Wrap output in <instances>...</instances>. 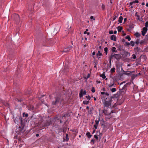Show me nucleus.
<instances>
[{
    "label": "nucleus",
    "mask_w": 148,
    "mask_h": 148,
    "mask_svg": "<svg viewBox=\"0 0 148 148\" xmlns=\"http://www.w3.org/2000/svg\"><path fill=\"white\" fill-rule=\"evenodd\" d=\"M136 16L138 17V18H137V20H139V21H142V20H141L140 18V16L139 15H138Z\"/></svg>",
    "instance_id": "55"
},
{
    "label": "nucleus",
    "mask_w": 148,
    "mask_h": 148,
    "mask_svg": "<svg viewBox=\"0 0 148 148\" xmlns=\"http://www.w3.org/2000/svg\"><path fill=\"white\" fill-rule=\"evenodd\" d=\"M17 118L19 119L21 121V126H19L18 129H16V133L18 134L16 136V138L18 139L19 141H21V137H24V134L25 130L24 128V125L22 123V121L21 119V117L20 116H18Z\"/></svg>",
    "instance_id": "1"
},
{
    "label": "nucleus",
    "mask_w": 148,
    "mask_h": 148,
    "mask_svg": "<svg viewBox=\"0 0 148 148\" xmlns=\"http://www.w3.org/2000/svg\"><path fill=\"white\" fill-rule=\"evenodd\" d=\"M23 100L22 99H17V101L18 102H21L23 101Z\"/></svg>",
    "instance_id": "51"
},
{
    "label": "nucleus",
    "mask_w": 148,
    "mask_h": 148,
    "mask_svg": "<svg viewBox=\"0 0 148 148\" xmlns=\"http://www.w3.org/2000/svg\"><path fill=\"white\" fill-rule=\"evenodd\" d=\"M101 126H103V129H105V130L106 129V126L104 125H103V124H101Z\"/></svg>",
    "instance_id": "49"
},
{
    "label": "nucleus",
    "mask_w": 148,
    "mask_h": 148,
    "mask_svg": "<svg viewBox=\"0 0 148 148\" xmlns=\"http://www.w3.org/2000/svg\"><path fill=\"white\" fill-rule=\"evenodd\" d=\"M147 28L146 27H144L143 28L142 31H141L142 35L143 36H144L145 34L147 32Z\"/></svg>",
    "instance_id": "10"
},
{
    "label": "nucleus",
    "mask_w": 148,
    "mask_h": 148,
    "mask_svg": "<svg viewBox=\"0 0 148 148\" xmlns=\"http://www.w3.org/2000/svg\"><path fill=\"white\" fill-rule=\"evenodd\" d=\"M90 74H88L87 75V77H85V79H87L88 78H89L90 76Z\"/></svg>",
    "instance_id": "57"
},
{
    "label": "nucleus",
    "mask_w": 148,
    "mask_h": 148,
    "mask_svg": "<svg viewBox=\"0 0 148 148\" xmlns=\"http://www.w3.org/2000/svg\"><path fill=\"white\" fill-rule=\"evenodd\" d=\"M148 41L146 39L142 40L140 41V44L141 45H146L147 44Z\"/></svg>",
    "instance_id": "14"
},
{
    "label": "nucleus",
    "mask_w": 148,
    "mask_h": 148,
    "mask_svg": "<svg viewBox=\"0 0 148 148\" xmlns=\"http://www.w3.org/2000/svg\"><path fill=\"white\" fill-rule=\"evenodd\" d=\"M123 17L122 16H120L119 17L118 20L119 22V23H122V21L123 20Z\"/></svg>",
    "instance_id": "25"
},
{
    "label": "nucleus",
    "mask_w": 148,
    "mask_h": 148,
    "mask_svg": "<svg viewBox=\"0 0 148 148\" xmlns=\"http://www.w3.org/2000/svg\"><path fill=\"white\" fill-rule=\"evenodd\" d=\"M86 97L88 99L90 100L91 99V97L90 96H86Z\"/></svg>",
    "instance_id": "50"
},
{
    "label": "nucleus",
    "mask_w": 148,
    "mask_h": 148,
    "mask_svg": "<svg viewBox=\"0 0 148 148\" xmlns=\"http://www.w3.org/2000/svg\"><path fill=\"white\" fill-rule=\"evenodd\" d=\"M72 113V112L68 111L67 112L65 113L64 115L62 116V118L66 117H69L70 116Z\"/></svg>",
    "instance_id": "8"
},
{
    "label": "nucleus",
    "mask_w": 148,
    "mask_h": 148,
    "mask_svg": "<svg viewBox=\"0 0 148 148\" xmlns=\"http://www.w3.org/2000/svg\"><path fill=\"white\" fill-rule=\"evenodd\" d=\"M125 39L128 40V41H130L131 39V38L129 35H127L125 37Z\"/></svg>",
    "instance_id": "33"
},
{
    "label": "nucleus",
    "mask_w": 148,
    "mask_h": 148,
    "mask_svg": "<svg viewBox=\"0 0 148 148\" xmlns=\"http://www.w3.org/2000/svg\"><path fill=\"white\" fill-rule=\"evenodd\" d=\"M66 141H68L69 140V138H68V134H66Z\"/></svg>",
    "instance_id": "40"
},
{
    "label": "nucleus",
    "mask_w": 148,
    "mask_h": 148,
    "mask_svg": "<svg viewBox=\"0 0 148 148\" xmlns=\"http://www.w3.org/2000/svg\"><path fill=\"white\" fill-rule=\"evenodd\" d=\"M130 44V45H131L132 47H134V46L135 42L133 41H131Z\"/></svg>",
    "instance_id": "36"
},
{
    "label": "nucleus",
    "mask_w": 148,
    "mask_h": 148,
    "mask_svg": "<svg viewBox=\"0 0 148 148\" xmlns=\"http://www.w3.org/2000/svg\"><path fill=\"white\" fill-rule=\"evenodd\" d=\"M32 92V90L30 88H28L25 90L24 92V94L25 95H30Z\"/></svg>",
    "instance_id": "5"
},
{
    "label": "nucleus",
    "mask_w": 148,
    "mask_h": 148,
    "mask_svg": "<svg viewBox=\"0 0 148 148\" xmlns=\"http://www.w3.org/2000/svg\"><path fill=\"white\" fill-rule=\"evenodd\" d=\"M21 116H21H17L16 117V118L17 119H16V118H14V117L13 116V120L14 121V122L16 123H17L18 122V121H19L20 122V124H21V121H20V120H19V119L18 118V119H17V117H18V116ZM21 119H22V118L21 117ZM22 120V119H21ZM22 121V123H23V121ZM23 124L24 125V124L23 123Z\"/></svg>",
    "instance_id": "13"
},
{
    "label": "nucleus",
    "mask_w": 148,
    "mask_h": 148,
    "mask_svg": "<svg viewBox=\"0 0 148 148\" xmlns=\"http://www.w3.org/2000/svg\"><path fill=\"white\" fill-rule=\"evenodd\" d=\"M145 39L147 40H148V33L146 36Z\"/></svg>",
    "instance_id": "63"
},
{
    "label": "nucleus",
    "mask_w": 148,
    "mask_h": 148,
    "mask_svg": "<svg viewBox=\"0 0 148 148\" xmlns=\"http://www.w3.org/2000/svg\"><path fill=\"white\" fill-rule=\"evenodd\" d=\"M116 88H112L111 89V91L112 92H113L115 91H116Z\"/></svg>",
    "instance_id": "45"
},
{
    "label": "nucleus",
    "mask_w": 148,
    "mask_h": 148,
    "mask_svg": "<svg viewBox=\"0 0 148 148\" xmlns=\"http://www.w3.org/2000/svg\"><path fill=\"white\" fill-rule=\"evenodd\" d=\"M98 136L95 135L94 136V137L95 138L96 140H98L99 138L98 137Z\"/></svg>",
    "instance_id": "47"
},
{
    "label": "nucleus",
    "mask_w": 148,
    "mask_h": 148,
    "mask_svg": "<svg viewBox=\"0 0 148 148\" xmlns=\"http://www.w3.org/2000/svg\"><path fill=\"white\" fill-rule=\"evenodd\" d=\"M103 112L105 115H108V114L107 113V110L105 109L104 111H103Z\"/></svg>",
    "instance_id": "43"
},
{
    "label": "nucleus",
    "mask_w": 148,
    "mask_h": 148,
    "mask_svg": "<svg viewBox=\"0 0 148 148\" xmlns=\"http://www.w3.org/2000/svg\"><path fill=\"white\" fill-rule=\"evenodd\" d=\"M14 19L16 21V23H19L20 20V18L18 15L15 14L14 15Z\"/></svg>",
    "instance_id": "7"
},
{
    "label": "nucleus",
    "mask_w": 148,
    "mask_h": 148,
    "mask_svg": "<svg viewBox=\"0 0 148 148\" xmlns=\"http://www.w3.org/2000/svg\"><path fill=\"white\" fill-rule=\"evenodd\" d=\"M63 100L64 99L62 97V95L58 93L54 97V100L52 101V104L58 106L59 103H61Z\"/></svg>",
    "instance_id": "3"
},
{
    "label": "nucleus",
    "mask_w": 148,
    "mask_h": 148,
    "mask_svg": "<svg viewBox=\"0 0 148 148\" xmlns=\"http://www.w3.org/2000/svg\"><path fill=\"white\" fill-rule=\"evenodd\" d=\"M115 54H116L114 53L113 54L112 53H111V55L112 56V57L113 58H114V59H116V55Z\"/></svg>",
    "instance_id": "39"
},
{
    "label": "nucleus",
    "mask_w": 148,
    "mask_h": 148,
    "mask_svg": "<svg viewBox=\"0 0 148 148\" xmlns=\"http://www.w3.org/2000/svg\"><path fill=\"white\" fill-rule=\"evenodd\" d=\"M138 76V75L133 74L132 75L131 79L132 80L134 79L136 77H137Z\"/></svg>",
    "instance_id": "23"
},
{
    "label": "nucleus",
    "mask_w": 148,
    "mask_h": 148,
    "mask_svg": "<svg viewBox=\"0 0 148 148\" xmlns=\"http://www.w3.org/2000/svg\"><path fill=\"white\" fill-rule=\"evenodd\" d=\"M136 58V56L134 54H133L132 55V57L131 58V59H135Z\"/></svg>",
    "instance_id": "42"
},
{
    "label": "nucleus",
    "mask_w": 148,
    "mask_h": 148,
    "mask_svg": "<svg viewBox=\"0 0 148 148\" xmlns=\"http://www.w3.org/2000/svg\"><path fill=\"white\" fill-rule=\"evenodd\" d=\"M113 33V31L112 30L110 31L109 32V34H112Z\"/></svg>",
    "instance_id": "64"
},
{
    "label": "nucleus",
    "mask_w": 148,
    "mask_h": 148,
    "mask_svg": "<svg viewBox=\"0 0 148 148\" xmlns=\"http://www.w3.org/2000/svg\"><path fill=\"white\" fill-rule=\"evenodd\" d=\"M128 72H130V73H123L121 75L122 76V75H127L129 76H130V75H132L131 73V72L130 71H128Z\"/></svg>",
    "instance_id": "27"
},
{
    "label": "nucleus",
    "mask_w": 148,
    "mask_h": 148,
    "mask_svg": "<svg viewBox=\"0 0 148 148\" xmlns=\"http://www.w3.org/2000/svg\"><path fill=\"white\" fill-rule=\"evenodd\" d=\"M102 133L101 132V133H99V141H100V139L101 138V137L102 136Z\"/></svg>",
    "instance_id": "52"
},
{
    "label": "nucleus",
    "mask_w": 148,
    "mask_h": 148,
    "mask_svg": "<svg viewBox=\"0 0 148 148\" xmlns=\"http://www.w3.org/2000/svg\"><path fill=\"white\" fill-rule=\"evenodd\" d=\"M125 44L127 45V46H129V45H130V43L127 42H125Z\"/></svg>",
    "instance_id": "62"
},
{
    "label": "nucleus",
    "mask_w": 148,
    "mask_h": 148,
    "mask_svg": "<svg viewBox=\"0 0 148 148\" xmlns=\"http://www.w3.org/2000/svg\"><path fill=\"white\" fill-rule=\"evenodd\" d=\"M134 51H135L137 52H139L141 50L140 48H139L138 47L134 48Z\"/></svg>",
    "instance_id": "22"
},
{
    "label": "nucleus",
    "mask_w": 148,
    "mask_h": 148,
    "mask_svg": "<svg viewBox=\"0 0 148 148\" xmlns=\"http://www.w3.org/2000/svg\"><path fill=\"white\" fill-rule=\"evenodd\" d=\"M39 125L40 127H45V121H43L42 122H39Z\"/></svg>",
    "instance_id": "18"
},
{
    "label": "nucleus",
    "mask_w": 148,
    "mask_h": 148,
    "mask_svg": "<svg viewBox=\"0 0 148 148\" xmlns=\"http://www.w3.org/2000/svg\"><path fill=\"white\" fill-rule=\"evenodd\" d=\"M100 77H102L103 79H105L106 77L105 75V73H103V74L100 75Z\"/></svg>",
    "instance_id": "30"
},
{
    "label": "nucleus",
    "mask_w": 148,
    "mask_h": 148,
    "mask_svg": "<svg viewBox=\"0 0 148 148\" xmlns=\"http://www.w3.org/2000/svg\"><path fill=\"white\" fill-rule=\"evenodd\" d=\"M118 31L119 32H121L123 29V27H122L119 26L117 27Z\"/></svg>",
    "instance_id": "26"
},
{
    "label": "nucleus",
    "mask_w": 148,
    "mask_h": 148,
    "mask_svg": "<svg viewBox=\"0 0 148 148\" xmlns=\"http://www.w3.org/2000/svg\"><path fill=\"white\" fill-rule=\"evenodd\" d=\"M128 53L125 50H124L123 51V53H121V57L122 58H126L128 55Z\"/></svg>",
    "instance_id": "12"
},
{
    "label": "nucleus",
    "mask_w": 148,
    "mask_h": 148,
    "mask_svg": "<svg viewBox=\"0 0 148 148\" xmlns=\"http://www.w3.org/2000/svg\"><path fill=\"white\" fill-rule=\"evenodd\" d=\"M86 135L87 136L88 138H90L92 136V135L90 134V133L89 132H87L86 133Z\"/></svg>",
    "instance_id": "24"
},
{
    "label": "nucleus",
    "mask_w": 148,
    "mask_h": 148,
    "mask_svg": "<svg viewBox=\"0 0 148 148\" xmlns=\"http://www.w3.org/2000/svg\"><path fill=\"white\" fill-rule=\"evenodd\" d=\"M116 55V59L117 61H119V60L122 58L121 57V53H120L118 54H115Z\"/></svg>",
    "instance_id": "11"
},
{
    "label": "nucleus",
    "mask_w": 148,
    "mask_h": 148,
    "mask_svg": "<svg viewBox=\"0 0 148 148\" xmlns=\"http://www.w3.org/2000/svg\"><path fill=\"white\" fill-rule=\"evenodd\" d=\"M86 90L83 91V89H81L79 93V97L80 98L82 97L84 95L86 94Z\"/></svg>",
    "instance_id": "9"
},
{
    "label": "nucleus",
    "mask_w": 148,
    "mask_h": 148,
    "mask_svg": "<svg viewBox=\"0 0 148 148\" xmlns=\"http://www.w3.org/2000/svg\"><path fill=\"white\" fill-rule=\"evenodd\" d=\"M110 71L112 73H114L115 72V68H112L110 70Z\"/></svg>",
    "instance_id": "37"
},
{
    "label": "nucleus",
    "mask_w": 148,
    "mask_h": 148,
    "mask_svg": "<svg viewBox=\"0 0 148 148\" xmlns=\"http://www.w3.org/2000/svg\"><path fill=\"white\" fill-rule=\"evenodd\" d=\"M119 14H116L114 15V16L113 19V21H114L118 16Z\"/></svg>",
    "instance_id": "31"
},
{
    "label": "nucleus",
    "mask_w": 148,
    "mask_h": 148,
    "mask_svg": "<svg viewBox=\"0 0 148 148\" xmlns=\"http://www.w3.org/2000/svg\"><path fill=\"white\" fill-rule=\"evenodd\" d=\"M99 120H100V118L99 117L98 118V120H96L95 121V125H98L99 122Z\"/></svg>",
    "instance_id": "38"
},
{
    "label": "nucleus",
    "mask_w": 148,
    "mask_h": 148,
    "mask_svg": "<svg viewBox=\"0 0 148 148\" xmlns=\"http://www.w3.org/2000/svg\"><path fill=\"white\" fill-rule=\"evenodd\" d=\"M135 36L136 37H138L140 36V34L138 32H136L135 34Z\"/></svg>",
    "instance_id": "29"
},
{
    "label": "nucleus",
    "mask_w": 148,
    "mask_h": 148,
    "mask_svg": "<svg viewBox=\"0 0 148 148\" xmlns=\"http://www.w3.org/2000/svg\"><path fill=\"white\" fill-rule=\"evenodd\" d=\"M140 39H137L135 43L136 44L138 45L139 43H140Z\"/></svg>",
    "instance_id": "41"
},
{
    "label": "nucleus",
    "mask_w": 148,
    "mask_h": 148,
    "mask_svg": "<svg viewBox=\"0 0 148 148\" xmlns=\"http://www.w3.org/2000/svg\"><path fill=\"white\" fill-rule=\"evenodd\" d=\"M38 97L39 99L42 102V103H44L45 101L43 99H42V98H44V97H45L46 98V97L45 95H41L40 96V97Z\"/></svg>",
    "instance_id": "16"
},
{
    "label": "nucleus",
    "mask_w": 148,
    "mask_h": 148,
    "mask_svg": "<svg viewBox=\"0 0 148 148\" xmlns=\"http://www.w3.org/2000/svg\"><path fill=\"white\" fill-rule=\"evenodd\" d=\"M108 86H109V88L111 87L112 86H114V83H113L112 84H109Z\"/></svg>",
    "instance_id": "48"
},
{
    "label": "nucleus",
    "mask_w": 148,
    "mask_h": 148,
    "mask_svg": "<svg viewBox=\"0 0 148 148\" xmlns=\"http://www.w3.org/2000/svg\"><path fill=\"white\" fill-rule=\"evenodd\" d=\"M129 27L131 29H132V28H134V26L133 25H130L129 26Z\"/></svg>",
    "instance_id": "56"
},
{
    "label": "nucleus",
    "mask_w": 148,
    "mask_h": 148,
    "mask_svg": "<svg viewBox=\"0 0 148 148\" xmlns=\"http://www.w3.org/2000/svg\"><path fill=\"white\" fill-rule=\"evenodd\" d=\"M116 48L114 47H112V52H117V50H116Z\"/></svg>",
    "instance_id": "28"
},
{
    "label": "nucleus",
    "mask_w": 148,
    "mask_h": 148,
    "mask_svg": "<svg viewBox=\"0 0 148 148\" xmlns=\"http://www.w3.org/2000/svg\"><path fill=\"white\" fill-rule=\"evenodd\" d=\"M104 51H105V53L106 54V55H107L108 51V48L107 47L105 48L104 49Z\"/></svg>",
    "instance_id": "35"
},
{
    "label": "nucleus",
    "mask_w": 148,
    "mask_h": 148,
    "mask_svg": "<svg viewBox=\"0 0 148 148\" xmlns=\"http://www.w3.org/2000/svg\"><path fill=\"white\" fill-rule=\"evenodd\" d=\"M101 95H106V92H101Z\"/></svg>",
    "instance_id": "60"
},
{
    "label": "nucleus",
    "mask_w": 148,
    "mask_h": 148,
    "mask_svg": "<svg viewBox=\"0 0 148 148\" xmlns=\"http://www.w3.org/2000/svg\"><path fill=\"white\" fill-rule=\"evenodd\" d=\"M91 91L92 92H95V88L94 87H92V89L91 90Z\"/></svg>",
    "instance_id": "54"
},
{
    "label": "nucleus",
    "mask_w": 148,
    "mask_h": 148,
    "mask_svg": "<svg viewBox=\"0 0 148 148\" xmlns=\"http://www.w3.org/2000/svg\"><path fill=\"white\" fill-rule=\"evenodd\" d=\"M93 110V107H92L91 108H90V110H89L88 111V113L90 114H92V111Z\"/></svg>",
    "instance_id": "21"
},
{
    "label": "nucleus",
    "mask_w": 148,
    "mask_h": 148,
    "mask_svg": "<svg viewBox=\"0 0 148 148\" xmlns=\"http://www.w3.org/2000/svg\"><path fill=\"white\" fill-rule=\"evenodd\" d=\"M28 114L27 113H25V112H24L23 114V117H26L28 116Z\"/></svg>",
    "instance_id": "34"
},
{
    "label": "nucleus",
    "mask_w": 148,
    "mask_h": 148,
    "mask_svg": "<svg viewBox=\"0 0 148 148\" xmlns=\"http://www.w3.org/2000/svg\"><path fill=\"white\" fill-rule=\"evenodd\" d=\"M55 123L53 124V125H57V126H58V124L59 123H62V122L61 120L60 119V118L58 117L55 118Z\"/></svg>",
    "instance_id": "6"
},
{
    "label": "nucleus",
    "mask_w": 148,
    "mask_h": 148,
    "mask_svg": "<svg viewBox=\"0 0 148 148\" xmlns=\"http://www.w3.org/2000/svg\"><path fill=\"white\" fill-rule=\"evenodd\" d=\"M145 27L147 28L148 27V21H146L145 23Z\"/></svg>",
    "instance_id": "46"
},
{
    "label": "nucleus",
    "mask_w": 148,
    "mask_h": 148,
    "mask_svg": "<svg viewBox=\"0 0 148 148\" xmlns=\"http://www.w3.org/2000/svg\"><path fill=\"white\" fill-rule=\"evenodd\" d=\"M100 51H98V53L96 54V56L97 57H98L99 56V53H100Z\"/></svg>",
    "instance_id": "59"
},
{
    "label": "nucleus",
    "mask_w": 148,
    "mask_h": 148,
    "mask_svg": "<svg viewBox=\"0 0 148 148\" xmlns=\"http://www.w3.org/2000/svg\"><path fill=\"white\" fill-rule=\"evenodd\" d=\"M66 129H67L66 127H64L63 128V132H65L66 131Z\"/></svg>",
    "instance_id": "44"
},
{
    "label": "nucleus",
    "mask_w": 148,
    "mask_h": 148,
    "mask_svg": "<svg viewBox=\"0 0 148 148\" xmlns=\"http://www.w3.org/2000/svg\"><path fill=\"white\" fill-rule=\"evenodd\" d=\"M114 97L113 96H110L109 93L107 92H106V95H104L103 96V98L104 99V101H103V106L105 107H106L107 109L110 108V107H111L112 99L114 98Z\"/></svg>",
    "instance_id": "2"
},
{
    "label": "nucleus",
    "mask_w": 148,
    "mask_h": 148,
    "mask_svg": "<svg viewBox=\"0 0 148 148\" xmlns=\"http://www.w3.org/2000/svg\"><path fill=\"white\" fill-rule=\"evenodd\" d=\"M92 57H93V58H95V56H94V55H95V52L93 51L92 52Z\"/></svg>",
    "instance_id": "58"
},
{
    "label": "nucleus",
    "mask_w": 148,
    "mask_h": 148,
    "mask_svg": "<svg viewBox=\"0 0 148 148\" xmlns=\"http://www.w3.org/2000/svg\"><path fill=\"white\" fill-rule=\"evenodd\" d=\"M128 84L127 83L125 84L122 88L119 89V91H118L117 93V95L118 96L122 95L124 94L127 89V87Z\"/></svg>",
    "instance_id": "4"
},
{
    "label": "nucleus",
    "mask_w": 148,
    "mask_h": 148,
    "mask_svg": "<svg viewBox=\"0 0 148 148\" xmlns=\"http://www.w3.org/2000/svg\"><path fill=\"white\" fill-rule=\"evenodd\" d=\"M45 127L49 126L52 124L51 121L46 120L45 121Z\"/></svg>",
    "instance_id": "15"
},
{
    "label": "nucleus",
    "mask_w": 148,
    "mask_h": 148,
    "mask_svg": "<svg viewBox=\"0 0 148 148\" xmlns=\"http://www.w3.org/2000/svg\"><path fill=\"white\" fill-rule=\"evenodd\" d=\"M101 8L103 10H104L105 8V5H104L102 4L101 6Z\"/></svg>",
    "instance_id": "53"
},
{
    "label": "nucleus",
    "mask_w": 148,
    "mask_h": 148,
    "mask_svg": "<svg viewBox=\"0 0 148 148\" xmlns=\"http://www.w3.org/2000/svg\"><path fill=\"white\" fill-rule=\"evenodd\" d=\"M71 47H68L65 48L64 50L62 51L63 52H69L70 51L71 49H69Z\"/></svg>",
    "instance_id": "19"
},
{
    "label": "nucleus",
    "mask_w": 148,
    "mask_h": 148,
    "mask_svg": "<svg viewBox=\"0 0 148 148\" xmlns=\"http://www.w3.org/2000/svg\"><path fill=\"white\" fill-rule=\"evenodd\" d=\"M110 39L112 40H113L116 41V37L114 35H112L110 36Z\"/></svg>",
    "instance_id": "20"
},
{
    "label": "nucleus",
    "mask_w": 148,
    "mask_h": 148,
    "mask_svg": "<svg viewBox=\"0 0 148 148\" xmlns=\"http://www.w3.org/2000/svg\"><path fill=\"white\" fill-rule=\"evenodd\" d=\"M133 2L134 3H139V1L138 0H136L134 1H133Z\"/></svg>",
    "instance_id": "61"
},
{
    "label": "nucleus",
    "mask_w": 148,
    "mask_h": 148,
    "mask_svg": "<svg viewBox=\"0 0 148 148\" xmlns=\"http://www.w3.org/2000/svg\"><path fill=\"white\" fill-rule=\"evenodd\" d=\"M89 101H85V100L83 102V103L84 104L87 105V104H88V103H89Z\"/></svg>",
    "instance_id": "32"
},
{
    "label": "nucleus",
    "mask_w": 148,
    "mask_h": 148,
    "mask_svg": "<svg viewBox=\"0 0 148 148\" xmlns=\"http://www.w3.org/2000/svg\"><path fill=\"white\" fill-rule=\"evenodd\" d=\"M117 47L118 48V50L120 51H121L122 50H123V51L124 50L123 49V46L122 45H117Z\"/></svg>",
    "instance_id": "17"
}]
</instances>
